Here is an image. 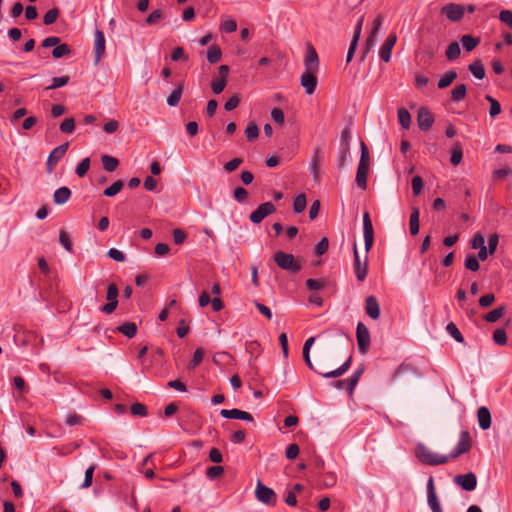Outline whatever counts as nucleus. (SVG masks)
<instances>
[{
	"label": "nucleus",
	"instance_id": "1",
	"mask_svg": "<svg viewBox=\"0 0 512 512\" xmlns=\"http://www.w3.org/2000/svg\"><path fill=\"white\" fill-rule=\"evenodd\" d=\"M415 454L419 461L429 466L441 465L449 461L448 456L435 453L424 444L417 445Z\"/></svg>",
	"mask_w": 512,
	"mask_h": 512
},
{
	"label": "nucleus",
	"instance_id": "2",
	"mask_svg": "<svg viewBox=\"0 0 512 512\" xmlns=\"http://www.w3.org/2000/svg\"><path fill=\"white\" fill-rule=\"evenodd\" d=\"M274 261L278 267L291 273H297L302 268L301 263L290 253L276 252L274 254Z\"/></svg>",
	"mask_w": 512,
	"mask_h": 512
},
{
	"label": "nucleus",
	"instance_id": "3",
	"mask_svg": "<svg viewBox=\"0 0 512 512\" xmlns=\"http://www.w3.org/2000/svg\"><path fill=\"white\" fill-rule=\"evenodd\" d=\"M255 497L259 502L267 506L273 507L277 503V495L274 490L264 485L260 480H258L256 484Z\"/></svg>",
	"mask_w": 512,
	"mask_h": 512
},
{
	"label": "nucleus",
	"instance_id": "4",
	"mask_svg": "<svg viewBox=\"0 0 512 512\" xmlns=\"http://www.w3.org/2000/svg\"><path fill=\"white\" fill-rule=\"evenodd\" d=\"M356 339L358 350L361 353H366L370 347V332L366 325L362 322H358L356 327Z\"/></svg>",
	"mask_w": 512,
	"mask_h": 512
},
{
	"label": "nucleus",
	"instance_id": "5",
	"mask_svg": "<svg viewBox=\"0 0 512 512\" xmlns=\"http://www.w3.org/2000/svg\"><path fill=\"white\" fill-rule=\"evenodd\" d=\"M276 211V207L271 202H265L260 204L249 216V219L254 224H259L264 218L273 214Z\"/></svg>",
	"mask_w": 512,
	"mask_h": 512
},
{
	"label": "nucleus",
	"instance_id": "6",
	"mask_svg": "<svg viewBox=\"0 0 512 512\" xmlns=\"http://www.w3.org/2000/svg\"><path fill=\"white\" fill-rule=\"evenodd\" d=\"M363 236H364V244L365 251L368 253L373 246L374 242V230L372 221L369 213L366 211L363 214Z\"/></svg>",
	"mask_w": 512,
	"mask_h": 512
},
{
	"label": "nucleus",
	"instance_id": "7",
	"mask_svg": "<svg viewBox=\"0 0 512 512\" xmlns=\"http://www.w3.org/2000/svg\"><path fill=\"white\" fill-rule=\"evenodd\" d=\"M471 448V437L468 431L464 430L460 433L459 441L454 448V450L451 452L449 458H457L463 453H466Z\"/></svg>",
	"mask_w": 512,
	"mask_h": 512
},
{
	"label": "nucleus",
	"instance_id": "8",
	"mask_svg": "<svg viewBox=\"0 0 512 512\" xmlns=\"http://www.w3.org/2000/svg\"><path fill=\"white\" fill-rule=\"evenodd\" d=\"M354 272L358 281H364L368 272V258L361 262L356 244H354Z\"/></svg>",
	"mask_w": 512,
	"mask_h": 512
},
{
	"label": "nucleus",
	"instance_id": "9",
	"mask_svg": "<svg viewBox=\"0 0 512 512\" xmlns=\"http://www.w3.org/2000/svg\"><path fill=\"white\" fill-rule=\"evenodd\" d=\"M68 147H69V143L67 142V143H64L52 150V152L48 156L47 163H46L48 173H51L54 170L58 161L61 160V158L67 152Z\"/></svg>",
	"mask_w": 512,
	"mask_h": 512
},
{
	"label": "nucleus",
	"instance_id": "10",
	"mask_svg": "<svg viewBox=\"0 0 512 512\" xmlns=\"http://www.w3.org/2000/svg\"><path fill=\"white\" fill-rule=\"evenodd\" d=\"M397 42V36L395 33H391L388 35L382 46L379 50V57L382 61L385 63L390 62L391 55H392V49L395 46Z\"/></svg>",
	"mask_w": 512,
	"mask_h": 512
},
{
	"label": "nucleus",
	"instance_id": "11",
	"mask_svg": "<svg viewBox=\"0 0 512 512\" xmlns=\"http://www.w3.org/2000/svg\"><path fill=\"white\" fill-rule=\"evenodd\" d=\"M304 66L307 71H319V58L316 50L311 44L306 46Z\"/></svg>",
	"mask_w": 512,
	"mask_h": 512
},
{
	"label": "nucleus",
	"instance_id": "12",
	"mask_svg": "<svg viewBox=\"0 0 512 512\" xmlns=\"http://www.w3.org/2000/svg\"><path fill=\"white\" fill-rule=\"evenodd\" d=\"M454 482L465 491H472L476 488L477 477L474 473L469 472L455 476Z\"/></svg>",
	"mask_w": 512,
	"mask_h": 512
},
{
	"label": "nucleus",
	"instance_id": "13",
	"mask_svg": "<svg viewBox=\"0 0 512 512\" xmlns=\"http://www.w3.org/2000/svg\"><path fill=\"white\" fill-rule=\"evenodd\" d=\"M317 71H307L301 75L300 81L302 87L305 89V92L308 95H311L315 92L317 87Z\"/></svg>",
	"mask_w": 512,
	"mask_h": 512
},
{
	"label": "nucleus",
	"instance_id": "14",
	"mask_svg": "<svg viewBox=\"0 0 512 512\" xmlns=\"http://www.w3.org/2000/svg\"><path fill=\"white\" fill-rule=\"evenodd\" d=\"M220 414L223 418L226 419H237V420H243L247 422H253V416L246 411H242L239 409H222L220 411Z\"/></svg>",
	"mask_w": 512,
	"mask_h": 512
},
{
	"label": "nucleus",
	"instance_id": "15",
	"mask_svg": "<svg viewBox=\"0 0 512 512\" xmlns=\"http://www.w3.org/2000/svg\"><path fill=\"white\" fill-rule=\"evenodd\" d=\"M442 14H444L451 21H459L464 15V7L457 4H447L442 7Z\"/></svg>",
	"mask_w": 512,
	"mask_h": 512
},
{
	"label": "nucleus",
	"instance_id": "16",
	"mask_svg": "<svg viewBox=\"0 0 512 512\" xmlns=\"http://www.w3.org/2000/svg\"><path fill=\"white\" fill-rule=\"evenodd\" d=\"M417 122L420 130L427 131L431 128L434 117L427 108H420L417 115Z\"/></svg>",
	"mask_w": 512,
	"mask_h": 512
},
{
	"label": "nucleus",
	"instance_id": "17",
	"mask_svg": "<svg viewBox=\"0 0 512 512\" xmlns=\"http://www.w3.org/2000/svg\"><path fill=\"white\" fill-rule=\"evenodd\" d=\"M365 312L373 320L380 317V305L375 296H368L365 300Z\"/></svg>",
	"mask_w": 512,
	"mask_h": 512
},
{
	"label": "nucleus",
	"instance_id": "18",
	"mask_svg": "<svg viewBox=\"0 0 512 512\" xmlns=\"http://www.w3.org/2000/svg\"><path fill=\"white\" fill-rule=\"evenodd\" d=\"M94 42H95V63H99L102 56L105 53V36L104 33L97 29L94 33Z\"/></svg>",
	"mask_w": 512,
	"mask_h": 512
},
{
	"label": "nucleus",
	"instance_id": "19",
	"mask_svg": "<svg viewBox=\"0 0 512 512\" xmlns=\"http://www.w3.org/2000/svg\"><path fill=\"white\" fill-rule=\"evenodd\" d=\"M478 423L481 429L487 430L491 426V414L487 407H480L477 411Z\"/></svg>",
	"mask_w": 512,
	"mask_h": 512
},
{
	"label": "nucleus",
	"instance_id": "20",
	"mask_svg": "<svg viewBox=\"0 0 512 512\" xmlns=\"http://www.w3.org/2000/svg\"><path fill=\"white\" fill-rule=\"evenodd\" d=\"M361 31H362V26L356 25L355 29H354V34H353L352 41L350 43V47H349L348 52H347V57H346V62L347 63L351 62V60L353 59V56H354V53H355L358 41H359L360 36H361Z\"/></svg>",
	"mask_w": 512,
	"mask_h": 512
},
{
	"label": "nucleus",
	"instance_id": "21",
	"mask_svg": "<svg viewBox=\"0 0 512 512\" xmlns=\"http://www.w3.org/2000/svg\"><path fill=\"white\" fill-rule=\"evenodd\" d=\"M71 197V190L66 187H60L58 188L53 195V201L57 205H62L66 203Z\"/></svg>",
	"mask_w": 512,
	"mask_h": 512
},
{
	"label": "nucleus",
	"instance_id": "22",
	"mask_svg": "<svg viewBox=\"0 0 512 512\" xmlns=\"http://www.w3.org/2000/svg\"><path fill=\"white\" fill-rule=\"evenodd\" d=\"M352 357H349L339 368L326 372L319 373L324 378H337L342 376L351 366Z\"/></svg>",
	"mask_w": 512,
	"mask_h": 512
},
{
	"label": "nucleus",
	"instance_id": "23",
	"mask_svg": "<svg viewBox=\"0 0 512 512\" xmlns=\"http://www.w3.org/2000/svg\"><path fill=\"white\" fill-rule=\"evenodd\" d=\"M419 216L420 211L417 207L412 209L410 219H409V229L411 235H416L419 232Z\"/></svg>",
	"mask_w": 512,
	"mask_h": 512
},
{
	"label": "nucleus",
	"instance_id": "24",
	"mask_svg": "<svg viewBox=\"0 0 512 512\" xmlns=\"http://www.w3.org/2000/svg\"><path fill=\"white\" fill-rule=\"evenodd\" d=\"M457 78V72L454 70H450L445 73L438 81V88L445 89L452 84V82Z\"/></svg>",
	"mask_w": 512,
	"mask_h": 512
},
{
	"label": "nucleus",
	"instance_id": "25",
	"mask_svg": "<svg viewBox=\"0 0 512 512\" xmlns=\"http://www.w3.org/2000/svg\"><path fill=\"white\" fill-rule=\"evenodd\" d=\"M369 169L367 168H357L356 172V184L359 188L365 190L367 188V176H368Z\"/></svg>",
	"mask_w": 512,
	"mask_h": 512
},
{
	"label": "nucleus",
	"instance_id": "26",
	"mask_svg": "<svg viewBox=\"0 0 512 512\" xmlns=\"http://www.w3.org/2000/svg\"><path fill=\"white\" fill-rule=\"evenodd\" d=\"M467 94V88L465 84H457L452 90H451V99L455 102L462 101Z\"/></svg>",
	"mask_w": 512,
	"mask_h": 512
},
{
	"label": "nucleus",
	"instance_id": "27",
	"mask_svg": "<svg viewBox=\"0 0 512 512\" xmlns=\"http://www.w3.org/2000/svg\"><path fill=\"white\" fill-rule=\"evenodd\" d=\"M470 72L477 78L483 79L485 77V68L480 60H476L469 65Z\"/></svg>",
	"mask_w": 512,
	"mask_h": 512
},
{
	"label": "nucleus",
	"instance_id": "28",
	"mask_svg": "<svg viewBox=\"0 0 512 512\" xmlns=\"http://www.w3.org/2000/svg\"><path fill=\"white\" fill-rule=\"evenodd\" d=\"M101 161L103 168L108 172H113L119 165L118 159L109 155H103Z\"/></svg>",
	"mask_w": 512,
	"mask_h": 512
},
{
	"label": "nucleus",
	"instance_id": "29",
	"mask_svg": "<svg viewBox=\"0 0 512 512\" xmlns=\"http://www.w3.org/2000/svg\"><path fill=\"white\" fill-rule=\"evenodd\" d=\"M504 312H505L504 306L497 307V308L491 310L490 312H488L487 314H485L484 320L489 323H494V322L498 321L504 315Z\"/></svg>",
	"mask_w": 512,
	"mask_h": 512
},
{
	"label": "nucleus",
	"instance_id": "30",
	"mask_svg": "<svg viewBox=\"0 0 512 512\" xmlns=\"http://www.w3.org/2000/svg\"><path fill=\"white\" fill-rule=\"evenodd\" d=\"M118 331L128 338H133L137 333V326L133 322H126L118 327Z\"/></svg>",
	"mask_w": 512,
	"mask_h": 512
},
{
	"label": "nucleus",
	"instance_id": "31",
	"mask_svg": "<svg viewBox=\"0 0 512 512\" xmlns=\"http://www.w3.org/2000/svg\"><path fill=\"white\" fill-rule=\"evenodd\" d=\"M222 51L217 45L211 46L207 51V60L211 64H215L221 60Z\"/></svg>",
	"mask_w": 512,
	"mask_h": 512
},
{
	"label": "nucleus",
	"instance_id": "32",
	"mask_svg": "<svg viewBox=\"0 0 512 512\" xmlns=\"http://www.w3.org/2000/svg\"><path fill=\"white\" fill-rule=\"evenodd\" d=\"M183 93V86L179 85L167 98V104L171 107H175L180 102Z\"/></svg>",
	"mask_w": 512,
	"mask_h": 512
},
{
	"label": "nucleus",
	"instance_id": "33",
	"mask_svg": "<svg viewBox=\"0 0 512 512\" xmlns=\"http://www.w3.org/2000/svg\"><path fill=\"white\" fill-rule=\"evenodd\" d=\"M460 41L467 51H472L480 42L479 38L471 35H463Z\"/></svg>",
	"mask_w": 512,
	"mask_h": 512
},
{
	"label": "nucleus",
	"instance_id": "34",
	"mask_svg": "<svg viewBox=\"0 0 512 512\" xmlns=\"http://www.w3.org/2000/svg\"><path fill=\"white\" fill-rule=\"evenodd\" d=\"M123 186H124L123 181L122 180H117L111 186L107 187L103 191V194L106 197H114V196H116L122 190Z\"/></svg>",
	"mask_w": 512,
	"mask_h": 512
},
{
	"label": "nucleus",
	"instance_id": "35",
	"mask_svg": "<svg viewBox=\"0 0 512 512\" xmlns=\"http://www.w3.org/2000/svg\"><path fill=\"white\" fill-rule=\"evenodd\" d=\"M350 158V148L349 147H341L339 148L338 156H337V164L339 168H343Z\"/></svg>",
	"mask_w": 512,
	"mask_h": 512
},
{
	"label": "nucleus",
	"instance_id": "36",
	"mask_svg": "<svg viewBox=\"0 0 512 512\" xmlns=\"http://www.w3.org/2000/svg\"><path fill=\"white\" fill-rule=\"evenodd\" d=\"M485 99L490 103V109H489L490 117L495 118L497 115H499L501 113L500 103L490 95H486Z\"/></svg>",
	"mask_w": 512,
	"mask_h": 512
},
{
	"label": "nucleus",
	"instance_id": "37",
	"mask_svg": "<svg viewBox=\"0 0 512 512\" xmlns=\"http://www.w3.org/2000/svg\"><path fill=\"white\" fill-rule=\"evenodd\" d=\"M360 147H361V155H360V161H359L358 167L369 169L370 159H369V153H368L367 146L365 145V143L363 141H361Z\"/></svg>",
	"mask_w": 512,
	"mask_h": 512
},
{
	"label": "nucleus",
	"instance_id": "38",
	"mask_svg": "<svg viewBox=\"0 0 512 512\" xmlns=\"http://www.w3.org/2000/svg\"><path fill=\"white\" fill-rule=\"evenodd\" d=\"M71 54V48L67 44H58L52 51V56L56 59L68 56Z\"/></svg>",
	"mask_w": 512,
	"mask_h": 512
},
{
	"label": "nucleus",
	"instance_id": "39",
	"mask_svg": "<svg viewBox=\"0 0 512 512\" xmlns=\"http://www.w3.org/2000/svg\"><path fill=\"white\" fill-rule=\"evenodd\" d=\"M461 53L460 46L457 42H452L446 52L445 55L449 61H453L459 57Z\"/></svg>",
	"mask_w": 512,
	"mask_h": 512
},
{
	"label": "nucleus",
	"instance_id": "40",
	"mask_svg": "<svg viewBox=\"0 0 512 512\" xmlns=\"http://www.w3.org/2000/svg\"><path fill=\"white\" fill-rule=\"evenodd\" d=\"M464 266L466 269L476 272L480 267L479 260L473 254L467 255L464 261Z\"/></svg>",
	"mask_w": 512,
	"mask_h": 512
},
{
	"label": "nucleus",
	"instance_id": "41",
	"mask_svg": "<svg viewBox=\"0 0 512 512\" xmlns=\"http://www.w3.org/2000/svg\"><path fill=\"white\" fill-rule=\"evenodd\" d=\"M307 205L306 196L304 194H299L294 198L293 201V209L295 213H301L305 210Z\"/></svg>",
	"mask_w": 512,
	"mask_h": 512
},
{
	"label": "nucleus",
	"instance_id": "42",
	"mask_svg": "<svg viewBox=\"0 0 512 512\" xmlns=\"http://www.w3.org/2000/svg\"><path fill=\"white\" fill-rule=\"evenodd\" d=\"M398 119H399L400 125L404 129L409 128L410 123H411V116H410V113L408 112V110H406L405 108H400L398 110Z\"/></svg>",
	"mask_w": 512,
	"mask_h": 512
},
{
	"label": "nucleus",
	"instance_id": "43",
	"mask_svg": "<svg viewBox=\"0 0 512 512\" xmlns=\"http://www.w3.org/2000/svg\"><path fill=\"white\" fill-rule=\"evenodd\" d=\"M363 373V368H358L353 375L350 377L347 383V391L351 394L359 382V379Z\"/></svg>",
	"mask_w": 512,
	"mask_h": 512
},
{
	"label": "nucleus",
	"instance_id": "44",
	"mask_svg": "<svg viewBox=\"0 0 512 512\" xmlns=\"http://www.w3.org/2000/svg\"><path fill=\"white\" fill-rule=\"evenodd\" d=\"M446 331L457 342L462 343L464 341V338L455 323H453V322L448 323L446 326Z\"/></svg>",
	"mask_w": 512,
	"mask_h": 512
},
{
	"label": "nucleus",
	"instance_id": "45",
	"mask_svg": "<svg viewBox=\"0 0 512 512\" xmlns=\"http://www.w3.org/2000/svg\"><path fill=\"white\" fill-rule=\"evenodd\" d=\"M59 241L66 251L69 253L73 252L72 241L69 234L66 231H60Z\"/></svg>",
	"mask_w": 512,
	"mask_h": 512
},
{
	"label": "nucleus",
	"instance_id": "46",
	"mask_svg": "<svg viewBox=\"0 0 512 512\" xmlns=\"http://www.w3.org/2000/svg\"><path fill=\"white\" fill-rule=\"evenodd\" d=\"M69 76H61L52 78V84L46 87V90L57 89L69 83Z\"/></svg>",
	"mask_w": 512,
	"mask_h": 512
},
{
	"label": "nucleus",
	"instance_id": "47",
	"mask_svg": "<svg viewBox=\"0 0 512 512\" xmlns=\"http://www.w3.org/2000/svg\"><path fill=\"white\" fill-rule=\"evenodd\" d=\"M89 168H90V158L86 157V158L82 159L80 161V163L77 165L75 172L79 177L82 178L87 174Z\"/></svg>",
	"mask_w": 512,
	"mask_h": 512
},
{
	"label": "nucleus",
	"instance_id": "48",
	"mask_svg": "<svg viewBox=\"0 0 512 512\" xmlns=\"http://www.w3.org/2000/svg\"><path fill=\"white\" fill-rule=\"evenodd\" d=\"M462 158H463L462 148L459 144H457V145H455V147L452 150L450 162L453 166H457L458 164L461 163Z\"/></svg>",
	"mask_w": 512,
	"mask_h": 512
},
{
	"label": "nucleus",
	"instance_id": "49",
	"mask_svg": "<svg viewBox=\"0 0 512 512\" xmlns=\"http://www.w3.org/2000/svg\"><path fill=\"white\" fill-rule=\"evenodd\" d=\"M245 135L249 141H253V140L257 139L259 136L258 126L253 122L249 123L245 129Z\"/></svg>",
	"mask_w": 512,
	"mask_h": 512
},
{
	"label": "nucleus",
	"instance_id": "50",
	"mask_svg": "<svg viewBox=\"0 0 512 512\" xmlns=\"http://www.w3.org/2000/svg\"><path fill=\"white\" fill-rule=\"evenodd\" d=\"M204 350L202 348H197L194 352L193 358L189 362L188 368L194 369L196 368L203 360Z\"/></svg>",
	"mask_w": 512,
	"mask_h": 512
},
{
	"label": "nucleus",
	"instance_id": "51",
	"mask_svg": "<svg viewBox=\"0 0 512 512\" xmlns=\"http://www.w3.org/2000/svg\"><path fill=\"white\" fill-rule=\"evenodd\" d=\"M96 469L95 465H91L86 471H85V477L84 481L81 484L80 488L87 489L92 485L93 482V474Z\"/></svg>",
	"mask_w": 512,
	"mask_h": 512
},
{
	"label": "nucleus",
	"instance_id": "52",
	"mask_svg": "<svg viewBox=\"0 0 512 512\" xmlns=\"http://www.w3.org/2000/svg\"><path fill=\"white\" fill-rule=\"evenodd\" d=\"M59 13H60L59 9L56 7L47 11L43 17L44 24L45 25L53 24L57 20Z\"/></svg>",
	"mask_w": 512,
	"mask_h": 512
},
{
	"label": "nucleus",
	"instance_id": "53",
	"mask_svg": "<svg viewBox=\"0 0 512 512\" xmlns=\"http://www.w3.org/2000/svg\"><path fill=\"white\" fill-rule=\"evenodd\" d=\"M470 246L472 249H481V247H485L484 235L481 232L475 233L470 241Z\"/></svg>",
	"mask_w": 512,
	"mask_h": 512
},
{
	"label": "nucleus",
	"instance_id": "54",
	"mask_svg": "<svg viewBox=\"0 0 512 512\" xmlns=\"http://www.w3.org/2000/svg\"><path fill=\"white\" fill-rule=\"evenodd\" d=\"M493 340L497 345L504 346L507 343V335L504 329H496L493 333Z\"/></svg>",
	"mask_w": 512,
	"mask_h": 512
},
{
	"label": "nucleus",
	"instance_id": "55",
	"mask_svg": "<svg viewBox=\"0 0 512 512\" xmlns=\"http://www.w3.org/2000/svg\"><path fill=\"white\" fill-rule=\"evenodd\" d=\"M248 196H249L248 191L241 186L236 187L233 191V197L239 203L245 202L247 200Z\"/></svg>",
	"mask_w": 512,
	"mask_h": 512
},
{
	"label": "nucleus",
	"instance_id": "56",
	"mask_svg": "<svg viewBox=\"0 0 512 512\" xmlns=\"http://www.w3.org/2000/svg\"><path fill=\"white\" fill-rule=\"evenodd\" d=\"M60 130L63 133L71 134L75 130V121L73 118H66L61 124H60Z\"/></svg>",
	"mask_w": 512,
	"mask_h": 512
},
{
	"label": "nucleus",
	"instance_id": "57",
	"mask_svg": "<svg viewBox=\"0 0 512 512\" xmlns=\"http://www.w3.org/2000/svg\"><path fill=\"white\" fill-rule=\"evenodd\" d=\"M376 37H377V35H375V34H372V33L369 34V36H368V38L366 40V43H365L364 50L362 52V60H364V58L367 56V54L375 46V44H376Z\"/></svg>",
	"mask_w": 512,
	"mask_h": 512
},
{
	"label": "nucleus",
	"instance_id": "58",
	"mask_svg": "<svg viewBox=\"0 0 512 512\" xmlns=\"http://www.w3.org/2000/svg\"><path fill=\"white\" fill-rule=\"evenodd\" d=\"M325 282L320 279L309 278L306 280V287L311 291H317L324 288Z\"/></svg>",
	"mask_w": 512,
	"mask_h": 512
},
{
	"label": "nucleus",
	"instance_id": "59",
	"mask_svg": "<svg viewBox=\"0 0 512 512\" xmlns=\"http://www.w3.org/2000/svg\"><path fill=\"white\" fill-rule=\"evenodd\" d=\"M226 87V80L224 78H215L212 81L211 88L215 94H220Z\"/></svg>",
	"mask_w": 512,
	"mask_h": 512
},
{
	"label": "nucleus",
	"instance_id": "60",
	"mask_svg": "<svg viewBox=\"0 0 512 512\" xmlns=\"http://www.w3.org/2000/svg\"><path fill=\"white\" fill-rule=\"evenodd\" d=\"M131 413L135 416L145 417L147 416V407L142 403H134L131 406Z\"/></svg>",
	"mask_w": 512,
	"mask_h": 512
},
{
	"label": "nucleus",
	"instance_id": "61",
	"mask_svg": "<svg viewBox=\"0 0 512 512\" xmlns=\"http://www.w3.org/2000/svg\"><path fill=\"white\" fill-rule=\"evenodd\" d=\"M328 247H329V241L326 237H323L317 244H316V247H315V254L318 255V256H321L323 254H325L328 250Z\"/></svg>",
	"mask_w": 512,
	"mask_h": 512
},
{
	"label": "nucleus",
	"instance_id": "62",
	"mask_svg": "<svg viewBox=\"0 0 512 512\" xmlns=\"http://www.w3.org/2000/svg\"><path fill=\"white\" fill-rule=\"evenodd\" d=\"M224 473V468L222 466H211L206 470V476L209 479H215L221 476Z\"/></svg>",
	"mask_w": 512,
	"mask_h": 512
},
{
	"label": "nucleus",
	"instance_id": "63",
	"mask_svg": "<svg viewBox=\"0 0 512 512\" xmlns=\"http://www.w3.org/2000/svg\"><path fill=\"white\" fill-rule=\"evenodd\" d=\"M427 502L432 512H442L440 503L438 501L437 495H427Z\"/></svg>",
	"mask_w": 512,
	"mask_h": 512
},
{
	"label": "nucleus",
	"instance_id": "64",
	"mask_svg": "<svg viewBox=\"0 0 512 512\" xmlns=\"http://www.w3.org/2000/svg\"><path fill=\"white\" fill-rule=\"evenodd\" d=\"M499 19L501 22L506 24L512 29V11L510 10H502L499 13Z\"/></svg>",
	"mask_w": 512,
	"mask_h": 512
}]
</instances>
